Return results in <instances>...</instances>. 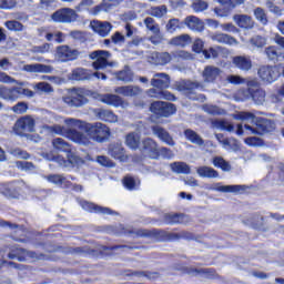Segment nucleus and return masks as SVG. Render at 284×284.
<instances>
[{"mask_svg": "<svg viewBox=\"0 0 284 284\" xmlns=\"http://www.w3.org/2000/svg\"><path fill=\"white\" fill-rule=\"evenodd\" d=\"M69 124L78 128V136L83 139L82 142H78L80 145H88L90 139L98 143H103L110 139V128L101 122L88 123L81 120H70Z\"/></svg>", "mask_w": 284, "mask_h": 284, "instance_id": "obj_1", "label": "nucleus"}, {"mask_svg": "<svg viewBox=\"0 0 284 284\" xmlns=\"http://www.w3.org/2000/svg\"><path fill=\"white\" fill-rule=\"evenodd\" d=\"M70 121H79V119L67 118L64 119V125L61 126L59 124L47 125L44 130L49 132V134H59L60 136H65L73 143H83V138L79 135V126H73L70 124Z\"/></svg>", "mask_w": 284, "mask_h": 284, "instance_id": "obj_2", "label": "nucleus"}, {"mask_svg": "<svg viewBox=\"0 0 284 284\" xmlns=\"http://www.w3.org/2000/svg\"><path fill=\"white\" fill-rule=\"evenodd\" d=\"M92 94V91L83 88L70 89L68 94L62 98V101L69 105V108H82L88 103V97Z\"/></svg>", "mask_w": 284, "mask_h": 284, "instance_id": "obj_3", "label": "nucleus"}, {"mask_svg": "<svg viewBox=\"0 0 284 284\" xmlns=\"http://www.w3.org/2000/svg\"><path fill=\"white\" fill-rule=\"evenodd\" d=\"M274 130V122L267 119H261L256 128H253L252 125L245 124H237L236 134L237 136H243V134H267V132H272Z\"/></svg>", "mask_w": 284, "mask_h": 284, "instance_id": "obj_4", "label": "nucleus"}, {"mask_svg": "<svg viewBox=\"0 0 284 284\" xmlns=\"http://www.w3.org/2000/svg\"><path fill=\"white\" fill-rule=\"evenodd\" d=\"M112 53L106 50H97L89 54V59H91L92 67L94 70H105V68H114L116 62L110 61Z\"/></svg>", "mask_w": 284, "mask_h": 284, "instance_id": "obj_5", "label": "nucleus"}, {"mask_svg": "<svg viewBox=\"0 0 284 284\" xmlns=\"http://www.w3.org/2000/svg\"><path fill=\"white\" fill-rule=\"evenodd\" d=\"M19 97H28L32 99L34 92L30 89H23L22 87L8 88L6 85H0V99L3 101H17Z\"/></svg>", "mask_w": 284, "mask_h": 284, "instance_id": "obj_6", "label": "nucleus"}, {"mask_svg": "<svg viewBox=\"0 0 284 284\" xmlns=\"http://www.w3.org/2000/svg\"><path fill=\"white\" fill-rule=\"evenodd\" d=\"M175 90H178V92H182V94H185V97L193 101H199L196 92L203 90V83L199 81L181 80L175 83Z\"/></svg>", "mask_w": 284, "mask_h": 284, "instance_id": "obj_7", "label": "nucleus"}, {"mask_svg": "<svg viewBox=\"0 0 284 284\" xmlns=\"http://www.w3.org/2000/svg\"><path fill=\"white\" fill-rule=\"evenodd\" d=\"M150 112L155 116L168 119L172 114H176V105L169 102L154 101L150 105Z\"/></svg>", "mask_w": 284, "mask_h": 284, "instance_id": "obj_8", "label": "nucleus"}, {"mask_svg": "<svg viewBox=\"0 0 284 284\" xmlns=\"http://www.w3.org/2000/svg\"><path fill=\"white\" fill-rule=\"evenodd\" d=\"M34 118L24 115L16 121L13 131L18 136H26V134L34 132Z\"/></svg>", "mask_w": 284, "mask_h": 284, "instance_id": "obj_9", "label": "nucleus"}, {"mask_svg": "<svg viewBox=\"0 0 284 284\" xmlns=\"http://www.w3.org/2000/svg\"><path fill=\"white\" fill-rule=\"evenodd\" d=\"M51 19L54 23H74L79 19V14L74 9L62 8L52 13Z\"/></svg>", "mask_w": 284, "mask_h": 284, "instance_id": "obj_10", "label": "nucleus"}, {"mask_svg": "<svg viewBox=\"0 0 284 284\" xmlns=\"http://www.w3.org/2000/svg\"><path fill=\"white\" fill-rule=\"evenodd\" d=\"M79 57V50L72 49L69 45H60L57 48V58L62 63L74 61Z\"/></svg>", "mask_w": 284, "mask_h": 284, "instance_id": "obj_11", "label": "nucleus"}, {"mask_svg": "<svg viewBox=\"0 0 284 284\" xmlns=\"http://www.w3.org/2000/svg\"><path fill=\"white\" fill-rule=\"evenodd\" d=\"M257 74L263 83H274V81L278 79V70L276 67H261L257 71Z\"/></svg>", "mask_w": 284, "mask_h": 284, "instance_id": "obj_12", "label": "nucleus"}, {"mask_svg": "<svg viewBox=\"0 0 284 284\" xmlns=\"http://www.w3.org/2000/svg\"><path fill=\"white\" fill-rule=\"evenodd\" d=\"M152 132L154 136L160 139L162 143H165V145H170L171 148H174L176 145V142H174V138L168 132V130L163 129V126L154 125L152 126Z\"/></svg>", "mask_w": 284, "mask_h": 284, "instance_id": "obj_13", "label": "nucleus"}, {"mask_svg": "<svg viewBox=\"0 0 284 284\" xmlns=\"http://www.w3.org/2000/svg\"><path fill=\"white\" fill-rule=\"evenodd\" d=\"M101 103H105L106 105H112L113 108H128L129 103L123 100V98L118 94H103L100 97Z\"/></svg>", "mask_w": 284, "mask_h": 284, "instance_id": "obj_14", "label": "nucleus"}, {"mask_svg": "<svg viewBox=\"0 0 284 284\" xmlns=\"http://www.w3.org/2000/svg\"><path fill=\"white\" fill-rule=\"evenodd\" d=\"M54 68L48 64L33 63V64H24L22 67L23 72L30 73H40V74H52Z\"/></svg>", "mask_w": 284, "mask_h": 284, "instance_id": "obj_15", "label": "nucleus"}, {"mask_svg": "<svg viewBox=\"0 0 284 284\" xmlns=\"http://www.w3.org/2000/svg\"><path fill=\"white\" fill-rule=\"evenodd\" d=\"M221 69L214 65H206L202 71L204 83H214L221 77Z\"/></svg>", "mask_w": 284, "mask_h": 284, "instance_id": "obj_16", "label": "nucleus"}, {"mask_svg": "<svg viewBox=\"0 0 284 284\" xmlns=\"http://www.w3.org/2000/svg\"><path fill=\"white\" fill-rule=\"evenodd\" d=\"M115 94H121L122 97H141L143 94V89L139 85H124V87H116L114 89Z\"/></svg>", "mask_w": 284, "mask_h": 284, "instance_id": "obj_17", "label": "nucleus"}, {"mask_svg": "<svg viewBox=\"0 0 284 284\" xmlns=\"http://www.w3.org/2000/svg\"><path fill=\"white\" fill-rule=\"evenodd\" d=\"M142 151L150 156V159H159V144L150 138L142 141Z\"/></svg>", "mask_w": 284, "mask_h": 284, "instance_id": "obj_18", "label": "nucleus"}, {"mask_svg": "<svg viewBox=\"0 0 284 284\" xmlns=\"http://www.w3.org/2000/svg\"><path fill=\"white\" fill-rule=\"evenodd\" d=\"M151 85L158 90H166L170 88V77L166 73H155L151 79Z\"/></svg>", "mask_w": 284, "mask_h": 284, "instance_id": "obj_19", "label": "nucleus"}, {"mask_svg": "<svg viewBox=\"0 0 284 284\" xmlns=\"http://www.w3.org/2000/svg\"><path fill=\"white\" fill-rule=\"evenodd\" d=\"M91 28L100 37H108L112 31V24L108 21L102 22L99 20H93L91 21Z\"/></svg>", "mask_w": 284, "mask_h": 284, "instance_id": "obj_20", "label": "nucleus"}, {"mask_svg": "<svg viewBox=\"0 0 284 284\" xmlns=\"http://www.w3.org/2000/svg\"><path fill=\"white\" fill-rule=\"evenodd\" d=\"M172 61V55L169 52H152L149 55V62L153 65H168Z\"/></svg>", "mask_w": 284, "mask_h": 284, "instance_id": "obj_21", "label": "nucleus"}, {"mask_svg": "<svg viewBox=\"0 0 284 284\" xmlns=\"http://www.w3.org/2000/svg\"><path fill=\"white\" fill-rule=\"evenodd\" d=\"M183 23L189 28V30H193L194 32H203V30H205V23H203V20L195 16L186 17L183 20Z\"/></svg>", "mask_w": 284, "mask_h": 284, "instance_id": "obj_22", "label": "nucleus"}, {"mask_svg": "<svg viewBox=\"0 0 284 284\" xmlns=\"http://www.w3.org/2000/svg\"><path fill=\"white\" fill-rule=\"evenodd\" d=\"M80 205L85 210V212H91L94 214H116V212L110 210L109 207L99 206L92 202L83 201L80 203Z\"/></svg>", "mask_w": 284, "mask_h": 284, "instance_id": "obj_23", "label": "nucleus"}, {"mask_svg": "<svg viewBox=\"0 0 284 284\" xmlns=\"http://www.w3.org/2000/svg\"><path fill=\"white\" fill-rule=\"evenodd\" d=\"M206 190L224 193L232 192L233 194H239V192L245 191V185H221V183H215L211 186H206Z\"/></svg>", "mask_w": 284, "mask_h": 284, "instance_id": "obj_24", "label": "nucleus"}, {"mask_svg": "<svg viewBox=\"0 0 284 284\" xmlns=\"http://www.w3.org/2000/svg\"><path fill=\"white\" fill-rule=\"evenodd\" d=\"M232 63L237 70H242L243 72H250L252 70V59L250 57L236 55L233 58Z\"/></svg>", "mask_w": 284, "mask_h": 284, "instance_id": "obj_25", "label": "nucleus"}, {"mask_svg": "<svg viewBox=\"0 0 284 284\" xmlns=\"http://www.w3.org/2000/svg\"><path fill=\"white\" fill-rule=\"evenodd\" d=\"M233 21L239 28H244L245 30H252L254 28V20L247 14H235L233 16Z\"/></svg>", "mask_w": 284, "mask_h": 284, "instance_id": "obj_26", "label": "nucleus"}, {"mask_svg": "<svg viewBox=\"0 0 284 284\" xmlns=\"http://www.w3.org/2000/svg\"><path fill=\"white\" fill-rule=\"evenodd\" d=\"M211 39L216 43H225L226 45H239V41L234 37L229 36L227 33H213L211 34Z\"/></svg>", "mask_w": 284, "mask_h": 284, "instance_id": "obj_27", "label": "nucleus"}, {"mask_svg": "<svg viewBox=\"0 0 284 284\" xmlns=\"http://www.w3.org/2000/svg\"><path fill=\"white\" fill-rule=\"evenodd\" d=\"M71 81H90L92 79V73L88 69L77 68L69 75Z\"/></svg>", "mask_w": 284, "mask_h": 284, "instance_id": "obj_28", "label": "nucleus"}, {"mask_svg": "<svg viewBox=\"0 0 284 284\" xmlns=\"http://www.w3.org/2000/svg\"><path fill=\"white\" fill-rule=\"evenodd\" d=\"M123 0H103L102 4L97 6L92 9L93 14H99V12H109L111 8H116Z\"/></svg>", "mask_w": 284, "mask_h": 284, "instance_id": "obj_29", "label": "nucleus"}, {"mask_svg": "<svg viewBox=\"0 0 284 284\" xmlns=\"http://www.w3.org/2000/svg\"><path fill=\"white\" fill-rule=\"evenodd\" d=\"M115 79L123 81V83H132L134 81V72L130 67H124L121 71L115 72Z\"/></svg>", "mask_w": 284, "mask_h": 284, "instance_id": "obj_30", "label": "nucleus"}, {"mask_svg": "<svg viewBox=\"0 0 284 284\" xmlns=\"http://www.w3.org/2000/svg\"><path fill=\"white\" fill-rule=\"evenodd\" d=\"M97 116L101 121H105L106 123H116V121H119V116H116L114 112L106 109H99L97 112Z\"/></svg>", "mask_w": 284, "mask_h": 284, "instance_id": "obj_31", "label": "nucleus"}, {"mask_svg": "<svg viewBox=\"0 0 284 284\" xmlns=\"http://www.w3.org/2000/svg\"><path fill=\"white\" fill-rule=\"evenodd\" d=\"M251 92V99L254 102L255 105H263V102L265 101V90L263 88H256V89H250Z\"/></svg>", "mask_w": 284, "mask_h": 284, "instance_id": "obj_32", "label": "nucleus"}, {"mask_svg": "<svg viewBox=\"0 0 284 284\" xmlns=\"http://www.w3.org/2000/svg\"><path fill=\"white\" fill-rule=\"evenodd\" d=\"M196 174L202 179H219V171L210 166H200L196 169Z\"/></svg>", "mask_w": 284, "mask_h": 284, "instance_id": "obj_33", "label": "nucleus"}, {"mask_svg": "<svg viewBox=\"0 0 284 284\" xmlns=\"http://www.w3.org/2000/svg\"><path fill=\"white\" fill-rule=\"evenodd\" d=\"M267 45V39L263 36H254L248 40L247 47L250 50H258L261 48H265Z\"/></svg>", "mask_w": 284, "mask_h": 284, "instance_id": "obj_34", "label": "nucleus"}, {"mask_svg": "<svg viewBox=\"0 0 284 284\" xmlns=\"http://www.w3.org/2000/svg\"><path fill=\"white\" fill-rule=\"evenodd\" d=\"M110 156H112L113 159H116L118 161H128V155H125V150L123 149V146L116 144L110 148L109 151Z\"/></svg>", "mask_w": 284, "mask_h": 284, "instance_id": "obj_35", "label": "nucleus"}, {"mask_svg": "<svg viewBox=\"0 0 284 284\" xmlns=\"http://www.w3.org/2000/svg\"><path fill=\"white\" fill-rule=\"evenodd\" d=\"M184 136L187 139V141L192 142L194 145L203 146L205 144V141L201 135H199L195 131L192 129H186L184 131Z\"/></svg>", "mask_w": 284, "mask_h": 284, "instance_id": "obj_36", "label": "nucleus"}, {"mask_svg": "<svg viewBox=\"0 0 284 284\" xmlns=\"http://www.w3.org/2000/svg\"><path fill=\"white\" fill-rule=\"evenodd\" d=\"M139 143H141V135L139 133H129L125 138V144L128 148H131V150H136L139 148Z\"/></svg>", "mask_w": 284, "mask_h": 284, "instance_id": "obj_37", "label": "nucleus"}, {"mask_svg": "<svg viewBox=\"0 0 284 284\" xmlns=\"http://www.w3.org/2000/svg\"><path fill=\"white\" fill-rule=\"evenodd\" d=\"M171 170L176 174H190V172H192V170L190 169V165H187V163L185 162L171 163Z\"/></svg>", "mask_w": 284, "mask_h": 284, "instance_id": "obj_38", "label": "nucleus"}, {"mask_svg": "<svg viewBox=\"0 0 284 284\" xmlns=\"http://www.w3.org/2000/svg\"><path fill=\"white\" fill-rule=\"evenodd\" d=\"M52 145L54 150H58V152H68L70 154V152L72 151V149L70 148V143L65 142V140L61 138L54 139L52 141Z\"/></svg>", "mask_w": 284, "mask_h": 284, "instance_id": "obj_39", "label": "nucleus"}, {"mask_svg": "<svg viewBox=\"0 0 284 284\" xmlns=\"http://www.w3.org/2000/svg\"><path fill=\"white\" fill-rule=\"evenodd\" d=\"M144 26L146 30L152 32V34H161V27L159 23H156V20L154 18L148 17L144 19Z\"/></svg>", "mask_w": 284, "mask_h": 284, "instance_id": "obj_40", "label": "nucleus"}, {"mask_svg": "<svg viewBox=\"0 0 284 284\" xmlns=\"http://www.w3.org/2000/svg\"><path fill=\"white\" fill-rule=\"evenodd\" d=\"M185 221V215L176 213H166L164 214V223L169 225H174L176 223H183Z\"/></svg>", "mask_w": 284, "mask_h": 284, "instance_id": "obj_41", "label": "nucleus"}, {"mask_svg": "<svg viewBox=\"0 0 284 284\" xmlns=\"http://www.w3.org/2000/svg\"><path fill=\"white\" fill-rule=\"evenodd\" d=\"M192 39L190 38V34H181L173 39H171L170 43L171 45H178L180 48H185L186 44L190 43Z\"/></svg>", "mask_w": 284, "mask_h": 284, "instance_id": "obj_42", "label": "nucleus"}, {"mask_svg": "<svg viewBox=\"0 0 284 284\" xmlns=\"http://www.w3.org/2000/svg\"><path fill=\"white\" fill-rule=\"evenodd\" d=\"M203 110L204 112H206V114H212L213 116H223L226 114L224 109H221L216 105H212V104H205L203 105Z\"/></svg>", "mask_w": 284, "mask_h": 284, "instance_id": "obj_43", "label": "nucleus"}, {"mask_svg": "<svg viewBox=\"0 0 284 284\" xmlns=\"http://www.w3.org/2000/svg\"><path fill=\"white\" fill-rule=\"evenodd\" d=\"M213 165L214 168H220V170H223V172H230V170H232L230 162L225 161V159L221 156L213 158Z\"/></svg>", "mask_w": 284, "mask_h": 284, "instance_id": "obj_44", "label": "nucleus"}, {"mask_svg": "<svg viewBox=\"0 0 284 284\" xmlns=\"http://www.w3.org/2000/svg\"><path fill=\"white\" fill-rule=\"evenodd\" d=\"M253 14L256 21L262 23V26H267L268 20H267V13L265 12V9L257 7L253 10Z\"/></svg>", "mask_w": 284, "mask_h": 284, "instance_id": "obj_45", "label": "nucleus"}, {"mask_svg": "<svg viewBox=\"0 0 284 284\" xmlns=\"http://www.w3.org/2000/svg\"><path fill=\"white\" fill-rule=\"evenodd\" d=\"M166 32L174 34L178 30H181V20L179 18L170 19L165 26Z\"/></svg>", "mask_w": 284, "mask_h": 284, "instance_id": "obj_46", "label": "nucleus"}, {"mask_svg": "<svg viewBox=\"0 0 284 284\" xmlns=\"http://www.w3.org/2000/svg\"><path fill=\"white\" fill-rule=\"evenodd\" d=\"M123 185L126 190H136V187H139V185H141V181L135 180L134 178L126 175L123 179Z\"/></svg>", "mask_w": 284, "mask_h": 284, "instance_id": "obj_47", "label": "nucleus"}, {"mask_svg": "<svg viewBox=\"0 0 284 284\" xmlns=\"http://www.w3.org/2000/svg\"><path fill=\"white\" fill-rule=\"evenodd\" d=\"M234 119H236V121H247L248 123H254V119H256V115H254V113L252 112L242 111L236 113L234 115Z\"/></svg>", "mask_w": 284, "mask_h": 284, "instance_id": "obj_48", "label": "nucleus"}, {"mask_svg": "<svg viewBox=\"0 0 284 284\" xmlns=\"http://www.w3.org/2000/svg\"><path fill=\"white\" fill-rule=\"evenodd\" d=\"M52 48L50 43H43L41 45H34L31 48L30 52L32 54H48Z\"/></svg>", "mask_w": 284, "mask_h": 284, "instance_id": "obj_49", "label": "nucleus"}, {"mask_svg": "<svg viewBox=\"0 0 284 284\" xmlns=\"http://www.w3.org/2000/svg\"><path fill=\"white\" fill-rule=\"evenodd\" d=\"M33 90H37V92H44L45 94L54 92V89L48 82H39L33 84Z\"/></svg>", "mask_w": 284, "mask_h": 284, "instance_id": "obj_50", "label": "nucleus"}, {"mask_svg": "<svg viewBox=\"0 0 284 284\" xmlns=\"http://www.w3.org/2000/svg\"><path fill=\"white\" fill-rule=\"evenodd\" d=\"M151 17H155V19H161L162 17H165L168 14V7L160 6V7H152L150 9Z\"/></svg>", "mask_w": 284, "mask_h": 284, "instance_id": "obj_51", "label": "nucleus"}, {"mask_svg": "<svg viewBox=\"0 0 284 284\" xmlns=\"http://www.w3.org/2000/svg\"><path fill=\"white\" fill-rule=\"evenodd\" d=\"M4 26L12 32H23V24L17 20H9L4 23Z\"/></svg>", "mask_w": 284, "mask_h": 284, "instance_id": "obj_52", "label": "nucleus"}, {"mask_svg": "<svg viewBox=\"0 0 284 284\" xmlns=\"http://www.w3.org/2000/svg\"><path fill=\"white\" fill-rule=\"evenodd\" d=\"M45 179L47 181H49V183H53V185H68V181H65V178L59 174L49 175L45 176Z\"/></svg>", "mask_w": 284, "mask_h": 284, "instance_id": "obj_53", "label": "nucleus"}, {"mask_svg": "<svg viewBox=\"0 0 284 284\" xmlns=\"http://www.w3.org/2000/svg\"><path fill=\"white\" fill-rule=\"evenodd\" d=\"M235 101H247L252 99V94L248 89H241L234 94Z\"/></svg>", "mask_w": 284, "mask_h": 284, "instance_id": "obj_54", "label": "nucleus"}, {"mask_svg": "<svg viewBox=\"0 0 284 284\" xmlns=\"http://www.w3.org/2000/svg\"><path fill=\"white\" fill-rule=\"evenodd\" d=\"M0 83H8V84L16 83V85H23V82L17 81L14 78L8 75V73L2 71H0Z\"/></svg>", "mask_w": 284, "mask_h": 284, "instance_id": "obj_55", "label": "nucleus"}, {"mask_svg": "<svg viewBox=\"0 0 284 284\" xmlns=\"http://www.w3.org/2000/svg\"><path fill=\"white\" fill-rule=\"evenodd\" d=\"M16 168L22 172H32V170H34V164L32 162L17 161Z\"/></svg>", "mask_w": 284, "mask_h": 284, "instance_id": "obj_56", "label": "nucleus"}, {"mask_svg": "<svg viewBox=\"0 0 284 284\" xmlns=\"http://www.w3.org/2000/svg\"><path fill=\"white\" fill-rule=\"evenodd\" d=\"M14 114H26L28 112V103L26 102H18L16 105L11 108Z\"/></svg>", "mask_w": 284, "mask_h": 284, "instance_id": "obj_57", "label": "nucleus"}, {"mask_svg": "<svg viewBox=\"0 0 284 284\" xmlns=\"http://www.w3.org/2000/svg\"><path fill=\"white\" fill-rule=\"evenodd\" d=\"M47 41H55L57 43H63V32L58 31L53 33H47Z\"/></svg>", "mask_w": 284, "mask_h": 284, "instance_id": "obj_58", "label": "nucleus"}, {"mask_svg": "<svg viewBox=\"0 0 284 284\" xmlns=\"http://www.w3.org/2000/svg\"><path fill=\"white\" fill-rule=\"evenodd\" d=\"M226 81L232 85H243V83H245V79L243 77L234 74L227 75Z\"/></svg>", "mask_w": 284, "mask_h": 284, "instance_id": "obj_59", "label": "nucleus"}, {"mask_svg": "<svg viewBox=\"0 0 284 284\" xmlns=\"http://www.w3.org/2000/svg\"><path fill=\"white\" fill-rule=\"evenodd\" d=\"M97 163H99V165H102L103 168H114V162H112L110 158L105 155L97 156Z\"/></svg>", "mask_w": 284, "mask_h": 284, "instance_id": "obj_60", "label": "nucleus"}, {"mask_svg": "<svg viewBox=\"0 0 284 284\" xmlns=\"http://www.w3.org/2000/svg\"><path fill=\"white\" fill-rule=\"evenodd\" d=\"M17 0H0V10H14Z\"/></svg>", "mask_w": 284, "mask_h": 284, "instance_id": "obj_61", "label": "nucleus"}, {"mask_svg": "<svg viewBox=\"0 0 284 284\" xmlns=\"http://www.w3.org/2000/svg\"><path fill=\"white\" fill-rule=\"evenodd\" d=\"M209 4L207 2L203 1V0H199L197 2H194L192 4V10L194 12H204V10H207Z\"/></svg>", "mask_w": 284, "mask_h": 284, "instance_id": "obj_62", "label": "nucleus"}, {"mask_svg": "<svg viewBox=\"0 0 284 284\" xmlns=\"http://www.w3.org/2000/svg\"><path fill=\"white\" fill-rule=\"evenodd\" d=\"M265 54L270 61H276L278 59V52L276 51V47H267L265 49Z\"/></svg>", "mask_w": 284, "mask_h": 284, "instance_id": "obj_63", "label": "nucleus"}, {"mask_svg": "<svg viewBox=\"0 0 284 284\" xmlns=\"http://www.w3.org/2000/svg\"><path fill=\"white\" fill-rule=\"evenodd\" d=\"M266 8L270 12H273V14H283L281 7L276 6L272 0L266 1Z\"/></svg>", "mask_w": 284, "mask_h": 284, "instance_id": "obj_64", "label": "nucleus"}]
</instances>
